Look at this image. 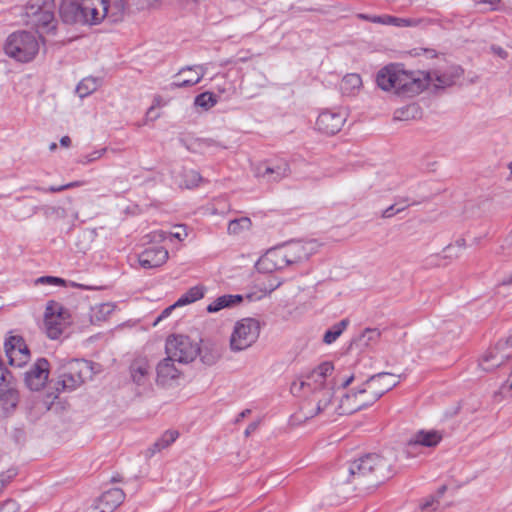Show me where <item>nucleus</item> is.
I'll use <instances>...</instances> for the list:
<instances>
[{"instance_id": "38", "label": "nucleus", "mask_w": 512, "mask_h": 512, "mask_svg": "<svg viewBox=\"0 0 512 512\" xmlns=\"http://www.w3.org/2000/svg\"><path fill=\"white\" fill-rule=\"evenodd\" d=\"M381 333L376 328H367L363 331L361 336L359 337V342L363 346H371L375 344L380 339Z\"/></svg>"}, {"instance_id": "15", "label": "nucleus", "mask_w": 512, "mask_h": 512, "mask_svg": "<svg viewBox=\"0 0 512 512\" xmlns=\"http://www.w3.org/2000/svg\"><path fill=\"white\" fill-rule=\"evenodd\" d=\"M443 435L438 430H419L406 444V453L408 456H414L419 447L434 448L442 441Z\"/></svg>"}, {"instance_id": "62", "label": "nucleus", "mask_w": 512, "mask_h": 512, "mask_svg": "<svg viewBox=\"0 0 512 512\" xmlns=\"http://www.w3.org/2000/svg\"><path fill=\"white\" fill-rule=\"evenodd\" d=\"M53 211H55L59 216L64 217L65 216V210L62 208H51Z\"/></svg>"}, {"instance_id": "48", "label": "nucleus", "mask_w": 512, "mask_h": 512, "mask_svg": "<svg viewBox=\"0 0 512 512\" xmlns=\"http://www.w3.org/2000/svg\"><path fill=\"white\" fill-rule=\"evenodd\" d=\"M252 78L255 80L256 85L259 88H263L267 85L268 79L266 75L260 71H254V73L252 74Z\"/></svg>"}, {"instance_id": "17", "label": "nucleus", "mask_w": 512, "mask_h": 512, "mask_svg": "<svg viewBox=\"0 0 512 512\" xmlns=\"http://www.w3.org/2000/svg\"><path fill=\"white\" fill-rule=\"evenodd\" d=\"M257 269L264 273H271L275 270L289 266L282 246L269 249L257 262Z\"/></svg>"}, {"instance_id": "18", "label": "nucleus", "mask_w": 512, "mask_h": 512, "mask_svg": "<svg viewBox=\"0 0 512 512\" xmlns=\"http://www.w3.org/2000/svg\"><path fill=\"white\" fill-rule=\"evenodd\" d=\"M346 116V113L342 111L325 110L319 114L316 127L322 133L334 135L343 127Z\"/></svg>"}, {"instance_id": "27", "label": "nucleus", "mask_w": 512, "mask_h": 512, "mask_svg": "<svg viewBox=\"0 0 512 512\" xmlns=\"http://www.w3.org/2000/svg\"><path fill=\"white\" fill-rule=\"evenodd\" d=\"M362 86V79L360 75L356 73L347 74L343 77L340 90L343 94H353L360 89Z\"/></svg>"}, {"instance_id": "40", "label": "nucleus", "mask_w": 512, "mask_h": 512, "mask_svg": "<svg viewBox=\"0 0 512 512\" xmlns=\"http://www.w3.org/2000/svg\"><path fill=\"white\" fill-rule=\"evenodd\" d=\"M414 204H416V202L409 203L408 199H404L403 201H398L395 204H393V205L389 206L388 208H386L383 211V213H382V217L383 218H391L395 214H397V213L403 211L404 209H406L408 206L414 205Z\"/></svg>"}, {"instance_id": "29", "label": "nucleus", "mask_w": 512, "mask_h": 512, "mask_svg": "<svg viewBox=\"0 0 512 512\" xmlns=\"http://www.w3.org/2000/svg\"><path fill=\"white\" fill-rule=\"evenodd\" d=\"M100 86V80L94 77H86L80 81V83L76 87V93L80 98H84L94 91Z\"/></svg>"}, {"instance_id": "54", "label": "nucleus", "mask_w": 512, "mask_h": 512, "mask_svg": "<svg viewBox=\"0 0 512 512\" xmlns=\"http://www.w3.org/2000/svg\"><path fill=\"white\" fill-rule=\"evenodd\" d=\"M167 235L168 234L166 232H163V231L154 232L153 233V241L161 242V241L166 239Z\"/></svg>"}, {"instance_id": "31", "label": "nucleus", "mask_w": 512, "mask_h": 512, "mask_svg": "<svg viewBox=\"0 0 512 512\" xmlns=\"http://www.w3.org/2000/svg\"><path fill=\"white\" fill-rule=\"evenodd\" d=\"M205 288L204 286L197 285L191 287L185 294H183L177 301L176 305H187L191 304L204 297Z\"/></svg>"}, {"instance_id": "12", "label": "nucleus", "mask_w": 512, "mask_h": 512, "mask_svg": "<svg viewBox=\"0 0 512 512\" xmlns=\"http://www.w3.org/2000/svg\"><path fill=\"white\" fill-rule=\"evenodd\" d=\"M462 72L460 67H451L448 71H418V75L424 79L425 88L432 85L436 89H443L452 86L461 77Z\"/></svg>"}, {"instance_id": "46", "label": "nucleus", "mask_w": 512, "mask_h": 512, "mask_svg": "<svg viewBox=\"0 0 512 512\" xmlns=\"http://www.w3.org/2000/svg\"><path fill=\"white\" fill-rule=\"evenodd\" d=\"M36 284H64V280L58 277L53 276H42L39 277L36 281Z\"/></svg>"}, {"instance_id": "28", "label": "nucleus", "mask_w": 512, "mask_h": 512, "mask_svg": "<svg viewBox=\"0 0 512 512\" xmlns=\"http://www.w3.org/2000/svg\"><path fill=\"white\" fill-rule=\"evenodd\" d=\"M115 305L110 302L99 303L91 307L90 317L92 321H105L112 314Z\"/></svg>"}, {"instance_id": "23", "label": "nucleus", "mask_w": 512, "mask_h": 512, "mask_svg": "<svg viewBox=\"0 0 512 512\" xmlns=\"http://www.w3.org/2000/svg\"><path fill=\"white\" fill-rule=\"evenodd\" d=\"M204 74L205 71L202 66L183 68L175 76L170 86L171 88H184L194 86L201 81Z\"/></svg>"}, {"instance_id": "21", "label": "nucleus", "mask_w": 512, "mask_h": 512, "mask_svg": "<svg viewBox=\"0 0 512 512\" xmlns=\"http://www.w3.org/2000/svg\"><path fill=\"white\" fill-rule=\"evenodd\" d=\"M167 249L161 246H151L139 254L138 261L144 269H152L162 266L168 260Z\"/></svg>"}, {"instance_id": "36", "label": "nucleus", "mask_w": 512, "mask_h": 512, "mask_svg": "<svg viewBox=\"0 0 512 512\" xmlns=\"http://www.w3.org/2000/svg\"><path fill=\"white\" fill-rule=\"evenodd\" d=\"M179 433L176 430H167L161 438H159L153 445V453L159 452L162 449L170 446L178 438Z\"/></svg>"}, {"instance_id": "51", "label": "nucleus", "mask_w": 512, "mask_h": 512, "mask_svg": "<svg viewBox=\"0 0 512 512\" xmlns=\"http://www.w3.org/2000/svg\"><path fill=\"white\" fill-rule=\"evenodd\" d=\"M358 17L360 19H363V20H366V21H369L372 23H377V24H382V20H383V15L376 16V15L359 14Z\"/></svg>"}, {"instance_id": "7", "label": "nucleus", "mask_w": 512, "mask_h": 512, "mask_svg": "<svg viewBox=\"0 0 512 512\" xmlns=\"http://www.w3.org/2000/svg\"><path fill=\"white\" fill-rule=\"evenodd\" d=\"M260 330V322L255 318L248 317L237 321L229 338L230 350L241 352L250 348L257 342Z\"/></svg>"}, {"instance_id": "20", "label": "nucleus", "mask_w": 512, "mask_h": 512, "mask_svg": "<svg viewBox=\"0 0 512 512\" xmlns=\"http://www.w3.org/2000/svg\"><path fill=\"white\" fill-rule=\"evenodd\" d=\"M289 265L303 262L315 252L316 245L314 242L292 241L281 245Z\"/></svg>"}, {"instance_id": "44", "label": "nucleus", "mask_w": 512, "mask_h": 512, "mask_svg": "<svg viewBox=\"0 0 512 512\" xmlns=\"http://www.w3.org/2000/svg\"><path fill=\"white\" fill-rule=\"evenodd\" d=\"M81 185H82V182L74 181V182H70V183L65 184V185L50 186L47 189H45V188H37V190L42 191V192L55 193V192H61V191L66 190V189H70V188H74V187H79Z\"/></svg>"}, {"instance_id": "35", "label": "nucleus", "mask_w": 512, "mask_h": 512, "mask_svg": "<svg viewBox=\"0 0 512 512\" xmlns=\"http://www.w3.org/2000/svg\"><path fill=\"white\" fill-rule=\"evenodd\" d=\"M419 114V107L416 104H410L401 107L394 112V120L397 121H408L414 119Z\"/></svg>"}, {"instance_id": "60", "label": "nucleus", "mask_w": 512, "mask_h": 512, "mask_svg": "<svg viewBox=\"0 0 512 512\" xmlns=\"http://www.w3.org/2000/svg\"><path fill=\"white\" fill-rule=\"evenodd\" d=\"M251 413V410L245 409L243 410L238 417L236 418V422H240L242 419H244L246 416H248Z\"/></svg>"}, {"instance_id": "34", "label": "nucleus", "mask_w": 512, "mask_h": 512, "mask_svg": "<svg viewBox=\"0 0 512 512\" xmlns=\"http://www.w3.org/2000/svg\"><path fill=\"white\" fill-rule=\"evenodd\" d=\"M466 248V241L464 238H458L454 243L447 245L443 249L444 258L455 259L458 258Z\"/></svg>"}, {"instance_id": "59", "label": "nucleus", "mask_w": 512, "mask_h": 512, "mask_svg": "<svg viewBox=\"0 0 512 512\" xmlns=\"http://www.w3.org/2000/svg\"><path fill=\"white\" fill-rule=\"evenodd\" d=\"M170 235L182 241L187 236V233L185 230H183V232H175L171 233Z\"/></svg>"}, {"instance_id": "32", "label": "nucleus", "mask_w": 512, "mask_h": 512, "mask_svg": "<svg viewBox=\"0 0 512 512\" xmlns=\"http://www.w3.org/2000/svg\"><path fill=\"white\" fill-rule=\"evenodd\" d=\"M504 362L503 356L498 357L493 352L486 353L479 362V367L483 371H492L493 369L499 367Z\"/></svg>"}, {"instance_id": "30", "label": "nucleus", "mask_w": 512, "mask_h": 512, "mask_svg": "<svg viewBox=\"0 0 512 512\" xmlns=\"http://www.w3.org/2000/svg\"><path fill=\"white\" fill-rule=\"evenodd\" d=\"M420 22V20L415 18L383 15L382 25H389L395 27H416L420 24Z\"/></svg>"}, {"instance_id": "14", "label": "nucleus", "mask_w": 512, "mask_h": 512, "mask_svg": "<svg viewBox=\"0 0 512 512\" xmlns=\"http://www.w3.org/2000/svg\"><path fill=\"white\" fill-rule=\"evenodd\" d=\"M4 347L10 365L22 367L29 361L30 351L22 337L10 336Z\"/></svg>"}, {"instance_id": "45", "label": "nucleus", "mask_w": 512, "mask_h": 512, "mask_svg": "<svg viewBox=\"0 0 512 512\" xmlns=\"http://www.w3.org/2000/svg\"><path fill=\"white\" fill-rule=\"evenodd\" d=\"M160 105V100L156 98L154 100V103L151 105V107L146 112V119L154 121L157 118H159L160 114L156 111V108Z\"/></svg>"}, {"instance_id": "56", "label": "nucleus", "mask_w": 512, "mask_h": 512, "mask_svg": "<svg viewBox=\"0 0 512 512\" xmlns=\"http://www.w3.org/2000/svg\"><path fill=\"white\" fill-rule=\"evenodd\" d=\"M6 380V370L3 367L2 362L0 361V390H2V386Z\"/></svg>"}, {"instance_id": "57", "label": "nucleus", "mask_w": 512, "mask_h": 512, "mask_svg": "<svg viewBox=\"0 0 512 512\" xmlns=\"http://www.w3.org/2000/svg\"><path fill=\"white\" fill-rule=\"evenodd\" d=\"M492 49H493L494 53L499 55L501 58L504 59V58L507 57V52L503 48H501V47H493Z\"/></svg>"}, {"instance_id": "16", "label": "nucleus", "mask_w": 512, "mask_h": 512, "mask_svg": "<svg viewBox=\"0 0 512 512\" xmlns=\"http://www.w3.org/2000/svg\"><path fill=\"white\" fill-rule=\"evenodd\" d=\"M49 376V363L45 358L38 359L25 373V384L32 391L41 390Z\"/></svg>"}, {"instance_id": "58", "label": "nucleus", "mask_w": 512, "mask_h": 512, "mask_svg": "<svg viewBox=\"0 0 512 512\" xmlns=\"http://www.w3.org/2000/svg\"><path fill=\"white\" fill-rule=\"evenodd\" d=\"M71 144V139L69 136H63L61 139H60V145L63 146V147H69Z\"/></svg>"}, {"instance_id": "1", "label": "nucleus", "mask_w": 512, "mask_h": 512, "mask_svg": "<svg viewBox=\"0 0 512 512\" xmlns=\"http://www.w3.org/2000/svg\"><path fill=\"white\" fill-rule=\"evenodd\" d=\"M333 370L332 363L323 362L291 383V393L302 398L299 410L291 417L293 424H301L318 416L330 419L336 415H349L377 401V394L368 388L365 380L337 402L334 399Z\"/></svg>"}, {"instance_id": "50", "label": "nucleus", "mask_w": 512, "mask_h": 512, "mask_svg": "<svg viewBox=\"0 0 512 512\" xmlns=\"http://www.w3.org/2000/svg\"><path fill=\"white\" fill-rule=\"evenodd\" d=\"M177 307H181V305H176V302H175L173 305H171V306H169V307L165 308V309L161 312V314L156 318V320L154 321L153 325H154V326H156L160 321H162L163 319H165V318L169 317V316H170V314H171V312H172L175 308H177Z\"/></svg>"}, {"instance_id": "33", "label": "nucleus", "mask_w": 512, "mask_h": 512, "mask_svg": "<svg viewBox=\"0 0 512 512\" xmlns=\"http://www.w3.org/2000/svg\"><path fill=\"white\" fill-rule=\"evenodd\" d=\"M348 319H343L340 322L333 325L329 330H327L324 334L323 341L326 344L333 343L346 329L348 326Z\"/></svg>"}, {"instance_id": "43", "label": "nucleus", "mask_w": 512, "mask_h": 512, "mask_svg": "<svg viewBox=\"0 0 512 512\" xmlns=\"http://www.w3.org/2000/svg\"><path fill=\"white\" fill-rule=\"evenodd\" d=\"M162 0H133L136 12L143 11L145 9H157L161 6Z\"/></svg>"}, {"instance_id": "61", "label": "nucleus", "mask_w": 512, "mask_h": 512, "mask_svg": "<svg viewBox=\"0 0 512 512\" xmlns=\"http://www.w3.org/2000/svg\"><path fill=\"white\" fill-rule=\"evenodd\" d=\"M501 284L502 285H510V284H512V273L507 275L505 278H503Z\"/></svg>"}, {"instance_id": "9", "label": "nucleus", "mask_w": 512, "mask_h": 512, "mask_svg": "<svg viewBox=\"0 0 512 512\" xmlns=\"http://www.w3.org/2000/svg\"><path fill=\"white\" fill-rule=\"evenodd\" d=\"M93 10L96 25L105 18L111 23H118L124 20L126 15L136 13L133 2L129 5L124 0H94Z\"/></svg>"}, {"instance_id": "13", "label": "nucleus", "mask_w": 512, "mask_h": 512, "mask_svg": "<svg viewBox=\"0 0 512 512\" xmlns=\"http://www.w3.org/2000/svg\"><path fill=\"white\" fill-rule=\"evenodd\" d=\"M290 172V166L284 160L275 163L261 162L254 168L255 176L266 182H279L288 177Z\"/></svg>"}, {"instance_id": "41", "label": "nucleus", "mask_w": 512, "mask_h": 512, "mask_svg": "<svg viewBox=\"0 0 512 512\" xmlns=\"http://www.w3.org/2000/svg\"><path fill=\"white\" fill-rule=\"evenodd\" d=\"M106 151H107V148H101L98 150H94L91 153L81 155L80 158L78 159V163L83 164V165L90 164V163L100 159L101 157H103L104 154L106 153Z\"/></svg>"}, {"instance_id": "37", "label": "nucleus", "mask_w": 512, "mask_h": 512, "mask_svg": "<svg viewBox=\"0 0 512 512\" xmlns=\"http://www.w3.org/2000/svg\"><path fill=\"white\" fill-rule=\"evenodd\" d=\"M251 220L248 217H241L238 219L231 220L228 224V233L238 235L251 228Z\"/></svg>"}, {"instance_id": "10", "label": "nucleus", "mask_w": 512, "mask_h": 512, "mask_svg": "<svg viewBox=\"0 0 512 512\" xmlns=\"http://www.w3.org/2000/svg\"><path fill=\"white\" fill-rule=\"evenodd\" d=\"M166 354L179 364H188L196 359L200 352L197 342L184 335H173L166 341Z\"/></svg>"}, {"instance_id": "25", "label": "nucleus", "mask_w": 512, "mask_h": 512, "mask_svg": "<svg viewBox=\"0 0 512 512\" xmlns=\"http://www.w3.org/2000/svg\"><path fill=\"white\" fill-rule=\"evenodd\" d=\"M151 372V365L147 358L138 357L130 365V374L133 382L143 385Z\"/></svg>"}, {"instance_id": "26", "label": "nucleus", "mask_w": 512, "mask_h": 512, "mask_svg": "<svg viewBox=\"0 0 512 512\" xmlns=\"http://www.w3.org/2000/svg\"><path fill=\"white\" fill-rule=\"evenodd\" d=\"M243 300L241 295H222L212 301L206 308L208 313H216L225 308L235 307Z\"/></svg>"}, {"instance_id": "24", "label": "nucleus", "mask_w": 512, "mask_h": 512, "mask_svg": "<svg viewBox=\"0 0 512 512\" xmlns=\"http://www.w3.org/2000/svg\"><path fill=\"white\" fill-rule=\"evenodd\" d=\"M176 360L172 359L167 355L157 365V382L165 385L171 380H175L180 376V370L175 366Z\"/></svg>"}, {"instance_id": "6", "label": "nucleus", "mask_w": 512, "mask_h": 512, "mask_svg": "<svg viewBox=\"0 0 512 512\" xmlns=\"http://www.w3.org/2000/svg\"><path fill=\"white\" fill-rule=\"evenodd\" d=\"M25 22L39 34L54 33L57 26L54 0H29L25 6Z\"/></svg>"}, {"instance_id": "22", "label": "nucleus", "mask_w": 512, "mask_h": 512, "mask_svg": "<svg viewBox=\"0 0 512 512\" xmlns=\"http://www.w3.org/2000/svg\"><path fill=\"white\" fill-rule=\"evenodd\" d=\"M366 382L368 384V388L377 394L376 400H378L384 393L399 383V376L387 372H381L370 376L366 379Z\"/></svg>"}, {"instance_id": "11", "label": "nucleus", "mask_w": 512, "mask_h": 512, "mask_svg": "<svg viewBox=\"0 0 512 512\" xmlns=\"http://www.w3.org/2000/svg\"><path fill=\"white\" fill-rule=\"evenodd\" d=\"M68 324V312L58 302L50 301L44 315V328L47 336L50 339H58Z\"/></svg>"}, {"instance_id": "52", "label": "nucleus", "mask_w": 512, "mask_h": 512, "mask_svg": "<svg viewBox=\"0 0 512 512\" xmlns=\"http://www.w3.org/2000/svg\"><path fill=\"white\" fill-rule=\"evenodd\" d=\"M197 144L202 149L217 146V143L212 139H200L197 141Z\"/></svg>"}, {"instance_id": "47", "label": "nucleus", "mask_w": 512, "mask_h": 512, "mask_svg": "<svg viewBox=\"0 0 512 512\" xmlns=\"http://www.w3.org/2000/svg\"><path fill=\"white\" fill-rule=\"evenodd\" d=\"M18 510V504L14 500H7L0 505V512H18Z\"/></svg>"}, {"instance_id": "64", "label": "nucleus", "mask_w": 512, "mask_h": 512, "mask_svg": "<svg viewBox=\"0 0 512 512\" xmlns=\"http://www.w3.org/2000/svg\"><path fill=\"white\" fill-rule=\"evenodd\" d=\"M507 244L509 246H512V232L509 234V236L507 237Z\"/></svg>"}, {"instance_id": "5", "label": "nucleus", "mask_w": 512, "mask_h": 512, "mask_svg": "<svg viewBox=\"0 0 512 512\" xmlns=\"http://www.w3.org/2000/svg\"><path fill=\"white\" fill-rule=\"evenodd\" d=\"M41 35L28 31H17L10 34L3 46L5 54L21 63L35 59L40 50Z\"/></svg>"}, {"instance_id": "53", "label": "nucleus", "mask_w": 512, "mask_h": 512, "mask_svg": "<svg viewBox=\"0 0 512 512\" xmlns=\"http://www.w3.org/2000/svg\"><path fill=\"white\" fill-rule=\"evenodd\" d=\"M357 379V376L353 373L342 379L341 386L346 388L350 384H352Z\"/></svg>"}, {"instance_id": "19", "label": "nucleus", "mask_w": 512, "mask_h": 512, "mask_svg": "<svg viewBox=\"0 0 512 512\" xmlns=\"http://www.w3.org/2000/svg\"><path fill=\"white\" fill-rule=\"evenodd\" d=\"M125 493L119 488L105 491L85 512H113L123 503Z\"/></svg>"}, {"instance_id": "8", "label": "nucleus", "mask_w": 512, "mask_h": 512, "mask_svg": "<svg viewBox=\"0 0 512 512\" xmlns=\"http://www.w3.org/2000/svg\"><path fill=\"white\" fill-rule=\"evenodd\" d=\"M94 0H61L59 14L64 23L96 25Z\"/></svg>"}, {"instance_id": "55", "label": "nucleus", "mask_w": 512, "mask_h": 512, "mask_svg": "<svg viewBox=\"0 0 512 512\" xmlns=\"http://www.w3.org/2000/svg\"><path fill=\"white\" fill-rule=\"evenodd\" d=\"M258 427V423L257 422H252L248 425V427L245 429L244 431V435L246 437L250 436Z\"/></svg>"}, {"instance_id": "63", "label": "nucleus", "mask_w": 512, "mask_h": 512, "mask_svg": "<svg viewBox=\"0 0 512 512\" xmlns=\"http://www.w3.org/2000/svg\"><path fill=\"white\" fill-rule=\"evenodd\" d=\"M507 244L509 246H512V232L509 234V236L507 237Z\"/></svg>"}, {"instance_id": "4", "label": "nucleus", "mask_w": 512, "mask_h": 512, "mask_svg": "<svg viewBox=\"0 0 512 512\" xmlns=\"http://www.w3.org/2000/svg\"><path fill=\"white\" fill-rule=\"evenodd\" d=\"M57 390L72 391L80 387L93 374L89 361L57 358Z\"/></svg>"}, {"instance_id": "2", "label": "nucleus", "mask_w": 512, "mask_h": 512, "mask_svg": "<svg viewBox=\"0 0 512 512\" xmlns=\"http://www.w3.org/2000/svg\"><path fill=\"white\" fill-rule=\"evenodd\" d=\"M395 456L368 454L350 463L348 482L355 485H377L392 475Z\"/></svg>"}, {"instance_id": "39", "label": "nucleus", "mask_w": 512, "mask_h": 512, "mask_svg": "<svg viewBox=\"0 0 512 512\" xmlns=\"http://www.w3.org/2000/svg\"><path fill=\"white\" fill-rule=\"evenodd\" d=\"M217 103L216 96L211 92H204L195 98L194 104L198 107L208 110Z\"/></svg>"}, {"instance_id": "3", "label": "nucleus", "mask_w": 512, "mask_h": 512, "mask_svg": "<svg viewBox=\"0 0 512 512\" xmlns=\"http://www.w3.org/2000/svg\"><path fill=\"white\" fill-rule=\"evenodd\" d=\"M418 72H408L400 65L389 64L376 75L380 89L403 97H413L425 89V81Z\"/></svg>"}, {"instance_id": "49", "label": "nucleus", "mask_w": 512, "mask_h": 512, "mask_svg": "<svg viewBox=\"0 0 512 512\" xmlns=\"http://www.w3.org/2000/svg\"><path fill=\"white\" fill-rule=\"evenodd\" d=\"M477 4L486 6L489 11H495L499 8L501 0H475Z\"/></svg>"}, {"instance_id": "42", "label": "nucleus", "mask_w": 512, "mask_h": 512, "mask_svg": "<svg viewBox=\"0 0 512 512\" xmlns=\"http://www.w3.org/2000/svg\"><path fill=\"white\" fill-rule=\"evenodd\" d=\"M201 180V175L195 170L186 171L184 174V185L186 188H193L198 186Z\"/></svg>"}]
</instances>
